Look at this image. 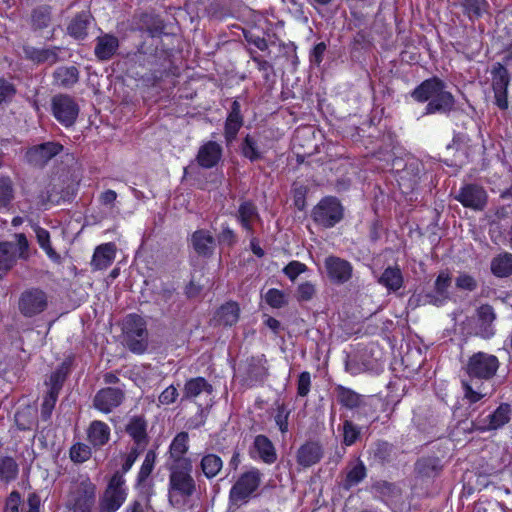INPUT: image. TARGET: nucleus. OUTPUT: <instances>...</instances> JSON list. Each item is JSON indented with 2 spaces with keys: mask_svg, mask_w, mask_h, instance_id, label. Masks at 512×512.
Masks as SVG:
<instances>
[{
  "mask_svg": "<svg viewBox=\"0 0 512 512\" xmlns=\"http://www.w3.org/2000/svg\"><path fill=\"white\" fill-rule=\"evenodd\" d=\"M143 452L144 451L142 450L131 447L130 450L123 456V461L120 470L115 471L112 475H120L122 478H125V474L131 470V468L137 461L138 457Z\"/></svg>",
  "mask_w": 512,
  "mask_h": 512,
  "instance_id": "58",
  "label": "nucleus"
},
{
  "mask_svg": "<svg viewBox=\"0 0 512 512\" xmlns=\"http://www.w3.org/2000/svg\"><path fill=\"white\" fill-rule=\"evenodd\" d=\"M451 280V275L447 270L441 271L438 274L434 282V291L427 294L429 303L440 306L449 300V287L451 286Z\"/></svg>",
  "mask_w": 512,
  "mask_h": 512,
  "instance_id": "30",
  "label": "nucleus"
},
{
  "mask_svg": "<svg viewBox=\"0 0 512 512\" xmlns=\"http://www.w3.org/2000/svg\"><path fill=\"white\" fill-rule=\"evenodd\" d=\"M14 244L8 241L0 242V279H2L16 264Z\"/></svg>",
  "mask_w": 512,
  "mask_h": 512,
  "instance_id": "47",
  "label": "nucleus"
},
{
  "mask_svg": "<svg viewBox=\"0 0 512 512\" xmlns=\"http://www.w3.org/2000/svg\"><path fill=\"white\" fill-rule=\"evenodd\" d=\"M239 317V304L235 301H227L215 311L213 321L218 326L232 327L238 322Z\"/></svg>",
  "mask_w": 512,
  "mask_h": 512,
  "instance_id": "32",
  "label": "nucleus"
},
{
  "mask_svg": "<svg viewBox=\"0 0 512 512\" xmlns=\"http://www.w3.org/2000/svg\"><path fill=\"white\" fill-rule=\"evenodd\" d=\"M191 243L198 256L210 258L215 250V239L206 229H198L192 233Z\"/></svg>",
  "mask_w": 512,
  "mask_h": 512,
  "instance_id": "29",
  "label": "nucleus"
},
{
  "mask_svg": "<svg viewBox=\"0 0 512 512\" xmlns=\"http://www.w3.org/2000/svg\"><path fill=\"white\" fill-rule=\"evenodd\" d=\"M203 475L211 480L215 478L223 468V460L214 453L204 454L199 463Z\"/></svg>",
  "mask_w": 512,
  "mask_h": 512,
  "instance_id": "48",
  "label": "nucleus"
},
{
  "mask_svg": "<svg viewBox=\"0 0 512 512\" xmlns=\"http://www.w3.org/2000/svg\"><path fill=\"white\" fill-rule=\"evenodd\" d=\"M262 482V473L256 467L240 474L229 491L231 505L240 507L247 504L259 489Z\"/></svg>",
  "mask_w": 512,
  "mask_h": 512,
  "instance_id": "5",
  "label": "nucleus"
},
{
  "mask_svg": "<svg viewBox=\"0 0 512 512\" xmlns=\"http://www.w3.org/2000/svg\"><path fill=\"white\" fill-rule=\"evenodd\" d=\"M143 24L145 25V31L148 33L150 40L148 42L157 43L160 46H164L163 41L161 39L162 35L165 34V23L164 21L156 15L146 16L143 19Z\"/></svg>",
  "mask_w": 512,
  "mask_h": 512,
  "instance_id": "44",
  "label": "nucleus"
},
{
  "mask_svg": "<svg viewBox=\"0 0 512 512\" xmlns=\"http://www.w3.org/2000/svg\"><path fill=\"white\" fill-rule=\"evenodd\" d=\"M73 359L71 357L63 360L57 368L50 374L46 385L49 387L48 392L60 394L63 385L71 372Z\"/></svg>",
  "mask_w": 512,
  "mask_h": 512,
  "instance_id": "37",
  "label": "nucleus"
},
{
  "mask_svg": "<svg viewBox=\"0 0 512 512\" xmlns=\"http://www.w3.org/2000/svg\"><path fill=\"white\" fill-rule=\"evenodd\" d=\"M64 147L56 141H48L28 148L25 161L34 167L43 168L52 158L59 155Z\"/></svg>",
  "mask_w": 512,
  "mask_h": 512,
  "instance_id": "16",
  "label": "nucleus"
},
{
  "mask_svg": "<svg viewBox=\"0 0 512 512\" xmlns=\"http://www.w3.org/2000/svg\"><path fill=\"white\" fill-rule=\"evenodd\" d=\"M267 362L264 354L248 357L242 375L243 383L248 387L263 385L269 376Z\"/></svg>",
  "mask_w": 512,
  "mask_h": 512,
  "instance_id": "15",
  "label": "nucleus"
},
{
  "mask_svg": "<svg viewBox=\"0 0 512 512\" xmlns=\"http://www.w3.org/2000/svg\"><path fill=\"white\" fill-rule=\"evenodd\" d=\"M89 16L85 11L77 13L67 27L68 34L77 40L85 39L88 35Z\"/></svg>",
  "mask_w": 512,
  "mask_h": 512,
  "instance_id": "46",
  "label": "nucleus"
},
{
  "mask_svg": "<svg viewBox=\"0 0 512 512\" xmlns=\"http://www.w3.org/2000/svg\"><path fill=\"white\" fill-rule=\"evenodd\" d=\"M360 428L351 420L343 422V444L345 446L354 445L360 437Z\"/></svg>",
  "mask_w": 512,
  "mask_h": 512,
  "instance_id": "60",
  "label": "nucleus"
},
{
  "mask_svg": "<svg viewBox=\"0 0 512 512\" xmlns=\"http://www.w3.org/2000/svg\"><path fill=\"white\" fill-rule=\"evenodd\" d=\"M17 93L16 86L5 78H0V108L9 104Z\"/></svg>",
  "mask_w": 512,
  "mask_h": 512,
  "instance_id": "61",
  "label": "nucleus"
},
{
  "mask_svg": "<svg viewBox=\"0 0 512 512\" xmlns=\"http://www.w3.org/2000/svg\"><path fill=\"white\" fill-rule=\"evenodd\" d=\"M307 266L297 260L290 261L284 268L283 273L291 280L294 281L301 273L305 272Z\"/></svg>",
  "mask_w": 512,
  "mask_h": 512,
  "instance_id": "64",
  "label": "nucleus"
},
{
  "mask_svg": "<svg viewBox=\"0 0 512 512\" xmlns=\"http://www.w3.org/2000/svg\"><path fill=\"white\" fill-rule=\"evenodd\" d=\"M455 199L465 208L481 211L487 204L488 195L483 187L477 184H466L460 188Z\"/></svg>",
  "mask_w": 512,
  "mask_h": 512,
  "instance_id": "21",
  "label": "nucleus"
},
{
  "mask_svg": "<svg viewBox=\"0 0 512 512\" xmlns=\"http://www.w3.org/2000/svg\"><path fill=\"white\" fill-rule=\"evenodd\" d=\"M239 151L241 156L251 163L263 160L265 156V150L261 149L258 140L249 133L243 137Z\"/></svg>",
  "mask_w": 512,
  "mask_h": 512,
  "instance_id": "39",
  "label": "nucleus"
},
{
  "mask_svg": "<svg viewBox=\"0 0 512 512\" xmlns=\"http://www.w3.org/2000/svg\"><path fill=\"white\" fill-rule=\"evenodd\" d=\"M256 452L258 457L266 464H273L277 460V453L272 441L263 434L256 435L250 450L252 458Z\"/></svg>",
  "mask_w": 512,
  "mask_h": 512,
  "instance_id": "34",
  "label": "nucleus"
},
{
  "mask_svg": "<svg viewBox=\"0 0 512 512\" xmlns=\"http://www.w3.org/2000/svg\"><path fill=\"white\" fill-rule=\"evenodd\" d=\"M409 94L415 102L426 103L424 115H448L455 108L454 95L447 90L446 82L438 76L423 80Z\"/></svg>",
  "mask_w": 512,
  "mask_h": 512,
  "instance_id": "2",
  "label": "nucleus"
},
{
  "mask_svg": "<svg viewBox=\"0 0 512 512\" xmlns=\"http://www.w3.org/2000/svg\"><path fill=\"white\" fill-rule=\"evenodd\" d=\"M119 39L110 33H105L96 38L94 55L99 61L110 60L119 49Z\"/></svg>",
  "mask_w": 512,
  "mask_h": 512,
  "instance_id": "31",
  "label": "nucleus"
},
{
  "mask_svg": "<svg viewBox=\"0 0 512 512\" xmlns=\"http://www.w3.org/2000/svg\"><path fill=\"white\" fill-rule=\"evenodd\" d=\"M116 257V245L113 242L98 245L93 253L91 266L93 270H105Z\"/></svg>",
  "mask_w": 512,
  "mask_h": 512,
  "instance_id": "33",
  "label": "nucleus"
},
{
  "mask_svg": "<svg viewBox=\"0 0 512 512\" xmlns=\"http://www.w3.org/2000/svg\"><path fill=\"white\" fill-rule=\"evenodd\" d=\"M328 279L336 285L347 283L353 276L352 264L341 257L329 255L324 260Z\"/></svg>",
  "mask_w": 512,
  "mask_h": 512,
  "instance_id": "19",
  "label": "nucleus"
},
{
  "mask_svg": "<svg viewBox=\"0 0 512 512\" xmlns=\"http://www.w3.org/2000/svg\"><path fill=\"white\" fill-rule=\"evenodd\" d=\"M334 391L337 403L342 408L354 411L357 414H364L370 421L377 419L375 411L371 410L372 403L364 395L340 384L335 387Z\"/></svg>",
  "mask_w": 512,
  "mask_h": 512,
  "instance_id": "9",
  "label": "nucleus"
},
{
  "mask_svg": "<svg viewBox=\"0 0 512 512\" xmlns=\"http://www.w3.org/2000/svg\"><path fill=\"white\" fill-rule=\"evenodd\" d=\"M19 474V465L11 456L0 457V482L10 484L15 481Z\"/></svg>",
  "mask_w": 512,
  "mask_h": 512,
  "instance_id": "49",
  "label": "nucleus"
},
{
  "mask_svg": "<svg viewBox=\"0 0 512 512\" xmlns=\"http://www.w3.org/2000/svg\"><path fill=\"white\" fill-rule=\"evenodd\" d=\"M189 450V434L186 431H181L177 433L172 439L168 454H169V464H187L193 463L191 458L186 457V453Z\"/></svg>",
  "mask_w": 512,
  "mask_h": 512,
  "instance_id": "26",
  "label": "nucleus"
},
{
  "mask_svg": "<svg viewBox=\"0 0 512 512\" xmlns=\"http://www.w3.org/2000/svg\"><path fill=\"white\" fill-rule=\"evenodd\" d=\"M491 273L497 278H508L512 275V253L504 251L492 258Z\"/></svg>",
  "mask_w": 512,
  "mask_h": 512,
  "instance_id": "42",
  "label": "nucleus"
},
{
  "mask_svg": "<svg viewBox=\"0 0 512 512\" xmlns=\"http://www.w3.org/2000/svg\"><path fill=\"white\" fill-rule=\"evenodd\" d=\"M223 157V147L216 141L204 142L196 154V162L203 169L217 167Z\"/></svg>",
  "mask_w": 512,
  "mask_h": 512,
  "instance_id": "23",
  "label": "nucleus"
},
{
  "mask_svg": "<svg viewBox=\"0 0 512 512\" xmlns=\"http://www.w3.org/2000/svg\"><path fill=\"white\" fill-rule=\"evenodd\" d=\"M14 198L13 183L9 176L0 177V209L8 208Z\"/></svg>",
  "mask_w": 512,
  "mask_h": 512,
  "instance_id": "55",
  "label": "nucleus"
},
{
  "mask_svg": "<svg viewBox=\"0 0 512 512\" xmlns=\"http://www.w3.org/2000/svg\"><path fill=\"white\" fill-rule=\"evenodd\" d=\"M172 56L171 48L144 40L137 45L135 51L126 54L125 61L130 68L146 69L150 78L154 82H159L169 75Z\"/></svg>",
  "mask_w": 512,
  "mask_h": 512,
  "instance_id": "1",
  "label": "nucleus"
},
{
  "mask_svg": "<svg viewBox=\"0 0 512 512\" xmlns=\"http://www.w3.org/2000/svg\"><path fill=\"white\" fill-rule=\"evenodd\" d=\"M125 392L118 387L99 389L93 398V407L101 413L109 414L122 405Z\"/></svg>",
  "mask_w": 512,
  "mask_h": 512,
  "instance_id": "18",
  "label": "nucleus"
},
{
  "mask_svg": "<svg viewBox=\"0 0 512 512\" xmlns=\"http://www.w3.org/2000/svg\"><path fill=\"white\" fill-rule=\"evenodd\" d=\"M54 83L64 88H70L79 80V70L76 66H60L53 72Z\"/></svg>",
  "mask_w": 512,
  "mask_h": 512,
  "instance_id": "45",
  "label": "nucleus"
},
{
  "mask_svg": "<svg viewBox=\"0 0 512 512\" xmlns=\"http://www.w3.org/2000/svg\"><path fill=\"white\" fill-rule=\"evenodd\" d=\"M124 431L133 442L132 448L142 451L146 450L150 437L148 434V421L144 415L131 416L125 424Z\"/></svg>",
  "mask_w": 512,
  "mask_h": 512,
  "instance_id": "17",
  "label": "nucleus"
},
{
  "mask_svg": "<svg viewBox=\"0 0 512 512\" xmlns=\"http://www.w3.org/2000/svg\"><path fill=\"white\" fill-rule=\"evenodd\" d=\"M500 367L499 359L486 352H476L467 361L465 371L471 379L488 381L492 379Z\"/></svg>",
  "mask_w": 512,
  "mask_h": 512,
  "instance_id": "8",
  "label": "nucleus"
},
{
  "mask_svg": "<svg viewBox=\"0 0 512 512\" xmlns=\"http://www.w3.org/2000/svg\"><path fill=\"white\" fill-rule=\"evenodd\" d=\"M244 125V116L241 111L240 102L235 99L231 103L230 110L224 122L223 136L227 146L234 143L237 135Z\"/></svg>",
  "mask_w": 512,
  "mask_h": 512,
  "instance_id": "22",
  "label": "nucleus"
},
{
  "mask_svg": "<svg viewBox=\"0 0 512 512\" xmlns=\"http://www.w3.org/2000/svg\"><path fill=\"white\" fill-rule=\"evenodd\" d=\"M122 331L128 349L143 354L148 348V330L145 319L136 313L128 314L123 320Z\"/></svg>",
  "mask_w": 512,
  "mask_h": 512,
  "instance_id": "6",
  "label": "nucleus"
},
{
  "mask_svg": "<svg viewBox=\"0 0 512 512\" xmlns=\"http://www.w3.org/2000/svg\"><path fill=\"white\" fill-rule=\"evenodd\" d=\"M96 485L88 474H80L72 481L68 508L73 512H92L96 503Z\"/></svg>",
  "mask_w": 512,
  "mask_h": 512,
  "instance_id": "4",
  "label": "nucleus"
},
{
  "mask_svg": "<svg viewBox=\"0 0 512 512\" xmlns=\"http://www.w3.org/2000/svg\"><path fill=\"white\" fill-rule=\"evenodd\" d=\"M423 164L418 160H412L405 164L403 169L397 170L396 180L403 194L412 193L419 185Z\"/></svg>",
  "mask_w": 512,
  "mask_h": 512,
  "instance_id": "20",
  "label": "nucleus"
},
{
  "mask_svg": "<svg viewBox=\"0 0 512 512\" xmlns=\"http://www.w3.org/2000/svg\"><path fill=\"white\" fill-rule=\"evenodd\" d=\"M59 394L53 392H46L43 396V401L40 409V417L41 420L47 422L50 420L52 416V412L55 408L56 402L58 400Z\"/></svg>",
  "mask_w": 512,
  "mask_h": 512,
  "instance_id": "59",
  "label": "nucleus"
},
{
  "mask_svg": "<svg viewBox=\"0 0 512 512\" xmlns=\"http://www.w3.org/2000/svg\"><path fill=\"white\" fill-rule=\"evenodd\" d=\"M492 90L508 89L510 85V74L508 69L501 63L493 65L492 71Z\"/></svg>",
  "mask_w": 512,
  "mask_h": 512,
  "instance_id": "52",
  "label": "nucleus"
},
{
  "mask_svg": "<svg viewBox=\"0 0 512 512\" xmlns=\"http://www.w3.org/2000/svg\"><path fill=\"white\" fill-rule=\"evenodd\" d=\"M367 477V468L362 460L358 459L357 462L350 467L344 479L342 480L341 487L349 491L354 486H357Z\"/></svg>",
  "mask_w": 512,
  "mask_h": 512,
  "instance_id": "43",
  "label": "nucleus"
},
{
  "mask_svg": "<svg viewBox=\"0 0 512 512\" xmlns=\"http://www.w3.org/2000/svg\"><path fill=\"white\" fill-rule=\"evenodd\" d=\"M512 419V405L508 402L500 403L490 414H480L472 421L474 429L478 432H490L502 429Z\"/></svg>",
  "mask_w": 512,
  "mask_h": 512,
  "instance_id": "13",
  "label": "nucleus"
},
{
  "mask_svg": "<svg viewBox=\"0 0 512 512\" xmlns=\"http://www.w3.org/2000/svg\"><path fill=\"white\" fill-rule=\"evenodd\" d=\"M443 469L440 458L436 456H425L418 459L415 463L417 474L425 478L437 477Z\"/></svg>",
  "mask_w": 512,
  "mask_h": 512,
  "instance_id": "40",
  "label": "nucleus"
},
{
  "mask_svg": "<svg viewBox=\"0 0 512 512\" xmlns=\"http://www.w3.org/2000/svg\"><path fill=\"white\" fill-rule=\"evenodd\" d=\"M49 305V296L39 287H29L21 292L18 310L25 318H34L44 313Z\"/></svg>",
  "mask_w": 512,
  "mask_h": 512,
  "instance_id": "10",
  "label": "nucleus"
},
{
  "mask_svg": "<svg viewBox=\"0 0 512 512\" xmlns=\"http://www.w3.org/2000/svg\"><path fill=\"white\" fill-rule=\"evenodd\" d=\"M23 53L26 60L31 61L36 65L48 63L53 65L59 61V46H52L48 48H37L32 45H24Z\"/></svg>",
  "mask_w": 512,
  "mask_h": 512,
  "instance_id": "25",
  "label": "nucleus"
},
{
  "mask_svg": "<svg viewBox=\"0 0 512 512\" xmlns=\"http://www.w3.org/2000/svg\"><path fill=\"white\" fill-rule=\"evenodd\" d=\"M168 497L172 505L180 503L196 492V481L192 475L193 463L168 465Z\"/></svg>",
  "mask_w": 512,
  "mask_h": 512,
  "instance_id": "3",
  "label": "nucleus"
},
{
  "mask_svg": "<svg viewBox=\"0 0 512 512\" xmlns=\"http://www.w3.org/2000/svg\"><path fill=\"white\" fill-rule=\"evenodd\" d=\"M53 117L65 128L74 126L80 113L75 98L69 94H56L51 99Z\"/></svg>",
  "mask_w": 512,
  "mask_h": 512,
  "instance_id": "11",
  "label": "nucleus"
},
{
  "mask_svg": "<svg viewBox=\"0 0 512 512\" xmlns=\"http://www.w3.org/2000/svg\"><path fill=\"white\" fill-rule=\"evenodd\" d=\"M128 488L126 480L120 475H112L100 500V508L104 512H116L126 501Z\"/></svg>",
  "mask_w": 512,
  "mask_h": 512,
  "instance_id": "14",
  "label": "nucleus"
},
{
  "mask_svg": "<svg viewBox=\"0 0 512 512\" xmlns=\"http://www.w3.org/2000/svg\"><path fill=\"white\" fill-rule=\"evenodd\" d=\"M52 8L44 4L35 7L30 15L31 30L39 36H43V31L51 26Z\"/></svg>",
  "mask_w": 512,
  "mask_h": 512,
  "instance_id": "35",
  "label": "nucleus"
},
{
  "mask_svg": "<svg viewBox=\"0 0 512 512\" xmlns=\"http://www.w3.org/2000/svg\"><path fill=\"white\" fill-rule=\"evenodd\" d=\"M455 285L460 290L472 292L477 289V280L470 274L460 273L455 280Z\"/></svg>",
  "mask_w": 512,
  "mask_h": 512,
  "instance_id": "63",
  "label": "nucleus"
},
{
  "mask_svg": "<svg viewBox=\"0 0 512 512\" xmlns=\"http://www.w3.org/2000/svg\"><path fill=\"white\" fill-rule=\"evenodd\" d=\"M157 452L155 449H149L139 468L135 478L134 488L146 498L147 501L156 494L155 481L152 476L156 466Z\"/></svg>",
  "mask_w": 512,
  "mask_h": 512,
  "instance_id": "12",
  "label": "nucleus"
},
{
  "mask_svg": "<svg viewBox=\"0 0 512 512\" xmlns=\"http://www.w3.org/2000/svg\"><path fill=\"white\" fill-rule=\"evenodd\" d=\"M313 222L324 229L335 227L344 218V207L335 196H325L311 211Z\"/></svg>",
  "mask_w": 512,
  "mask_h": 512,
  "instance_id": "7",
  "label": "nucleus"
},
{
  "mask_svg": "<svg viewBox=\"0 0 512 512\" xmlns=\"http://www.w3.org/2000/svg\"><path fill=\"white\" fill-rule=\"evenodd\" d=\"M322 457V446L315 441H307L304 444H302L298 448L296 454L297 463L304 468H308L317 464L318 462H320Z\"/></svg>",
  "mask_w": 512,
  "mask_h": 512,
  "instance_id": "27",
  "label": "nucleus"
},
{
  "mask_svg": "<svg viewBox=\"0 0 512 512\" xmlns=\"http://www.w3.org/2000/svg\"><path fill=\"white\" fill-rule=\"evenodd\" d=\"M235 217L243 230L250 235L254 234L253 221L259 218V213L256 205L252 201L247 200L241 202Z\"/></svg>",
  "mask_w": 512,
  "mask_h": 512,
  "instance_id": "36",
  "label": "nucleus"
},
{
  "mask_svg": "<svg viewBox=\"0 0 512 512\" xmlns=\"http://www.w3.org/2000/svg\"><path fill=\"white\" fill-rule=\"evenodd\" d=\"M371 43L370 33L364 29H359V31H357L353 36L350 43L351 52L368 49L371 46Z\"/></svg>",
  "mask_w": 512,
  "mask_h": 512,
  "instance_id": "62",
  "label": "nucleus"
},
{
  "mask_svg": "<svg viewBox=\"0 0 512 512\" xmlns=\"http://www.w3.org/2000/svg\"><path fill=\"white\" fill-rule=\"evenodd\" d=\"M34 231L36 234L37 243L40 248L46 253V255L53 260L54 262L60 261V255L55 251V249L51 245L50 241V233L47 229L35 225Z\"/></svg>",
  "mask_w": 512,
  "mask_h": 512,
  "instance_id": "51",
  "label": "nucleus"
},
{
  "mask_svg": "<svg viewBox=\"0 0 512 512\" xmlns=\"http://www.w3.org/2000/svg\"><path fill=\"white\" fill-rule=\"evenodd\" d=\"M393 453V445L384 440H378L373 444L370 456L374 462L385 465L391 461Z\"/></svg>",
  "mask_w": 512,
  "mask_h": 512,
  "instance_id": "50",
  "label": "nucleus"
},
{
  "mask_svg": "<svg viewBox=\"0 0 512 512\" xmlns=\"http://www.w3.org/2000/svg\"><path fill=\"white\" fill-rule=\"evenodd\" d=\"M69 456L72 462L82 464L88 461L92 456V448L88 444L77 442L69 450Z\"/></svg>",
  "mask_w": 512,
  "mask_h": 512,
  "instance_id": "54",
  "label": "nucleus"
},
{
  "mask_svg": "<svg viewBox=\"0 0 512 512\" xmlns=\"http://www.w3.org/2000/svg\"><path fill=\"white\" fill-rule=\"evenodd\" d=\"M476 335L483 339H491L495 335L493 322L496 319L494 308L490 304H482L476 310Z\"/></svg>",
  "mask_w": 512,
  "mask_h": 512,
  "instance_id": "24",
  "label": "nucleus"
},
{
  "mask_svg": "<svg viewBox=\"0 0 512 512\" xmlns=\"http://www.w3.org/2000/svg\"><path fill=\"white\" fill-rule=\"evenodd\" d=\"M202 393H206L208 395L212 394V384L202 376L189 378L184 383L182 401L192 400Z\"/></svg>",
  "mask_w": 512,
  "mask_h": 512,
  "instance_id": "38",
  "label": "nucleus"
},
{
  "mask_svg": "<svg viewBox=\"0 0 512 512\" xmlns=\"http://www.w3.org/2000/svg\"><path fill=\"white\" fill-rule=\"evenodd\" d=\"M488 3L486 0H462V7L469 18H480Z\"/></svg>",
  "mask_w": 512,
  "mask_h": 512,
  "instance_id": "57",
  "label": "nucleus"
},
{
  "mask_svg": "<svg viewBox=\"0 0 512 512\" xmlns=\"http://www.w3.org/2000/svg\"><path fill=\"white\" fill-rule=\"evenodd\" d=\"M264 300L271 308L281 309L288 305V298L284 291L270 288L264 295Z\"/></svg>",
  "mask_w": 512,
  "mask_h": 512,
  "instance_id": "56",
  "label": "nucleus"
},
{
  "mask_svg": "<svg viewBox=\"0 0 512 512\" xmlns=\"http://www.w3.org/2000/svg\"><path fill=\"white\" fill-rule=\"evenodd\" d=\"M275 405L274 421L280 432L284 435L289 431V417L291 410L284 402L276 401Z\"/></svg>",
  "mask_w": 512,
  "mask_h": 512,
  "instance_id": "53",
  "label": "nucleus"
},
{
  "mask_svg": "<svg viewBox=\"0 0 512 512\" xmlns=\"http://www.w3.org/2000/svg\"><path fill=\"white\" fill-rule=\"evenodd\" d=\"M86 432L87 441L95 449L105 446L111 438L109 425L101 420L91 421Z\"/></svg>",
  "mask_w": 512,
  "mask_h": 512,
  "instance_id": "28",
  "label": "nucleus"
},
{
  "mask_svg": "<svg viewBox=\"0 0 512 512\" xmlns=\"http://www.w3.org/2000/svg\"><path fill=\"white\" fill-rule=\"evenodd\" d=\"M378 283L384 286L388 291H398L404 284L401 269L397 265L393 267L388 266L379 277Z\"/></svg>",
  "mask_w": 512,
  "mask_h": 512,
  "instance_id": "41",
  "label": "nucleus"
}]
</instances>
